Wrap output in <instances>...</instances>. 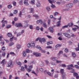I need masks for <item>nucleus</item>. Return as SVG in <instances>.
<instances>
[{
  "mask_svg": "<svg viewBox=\"0 0 79 79\" xmlns=\"http://www.w3.org/2000/svg\"><path fill=\"white\" fill-rule=\"evenodd\" d=\"M24 3L25 5H27V6L29 5V3H28L27 1H25L24 2Z\"/></svg>",
  "mask_w": 79,
  "mask_h": 79,
  "instance_id": "obj_20",
  "label": "nucleus"
},
{
  "mask_svg": "<svg viewBox=\"0 0 79 79\" xmlns=\"http://www.w3.org/2000/svg\"><path fill=\"white\" fill-rule=\"evenodd\" d=\"M13 4L14 6H16V2H13Z\"/></svg>",
  "mask_w": 79,
  "mask_h": 79,
  "instance_id": "obj_52",
  "label": "nucleus"
},
{
  "mask_svg": "<svg viewBox=\"0 0 79 79\" xmlns=\"http://www.w3.org/2000/svg\"><path fill=\"white\" fill-rule=\"evenodd\" d=\"M61 46V44H57L56 46V48H58V47H60Z\"/></svg>",
  "mask_w": 79,
  "mask_h": 79,
  "instance_id": "obj_35",
  "label": "nucleus"
},
{
  "mask_svg": "<svg viewBox=\"0 0 79 79\" xmlns=\"http://www.w3.org/2000/svg\"><path fill=\"white\" fill-rule=\"evenodd\" d=\"M22 15V11H20L19 14V17H21V16Z\"/></svg>",
  "mask_w": 79,
  "mask_h": 79,
  "instance_id": "obj_36",
  "label": "nucleus"
},
{
  "mask_svg": "<svg viewBox=\"0 0 79 79\" xmlns=\"http://www.w3.org/2000/svg\"><path fill=\"white\" fill-rule=\"evenodd\" d=\"M14 44V43L13 42H11V43H10L9 46H11L13 45Z\"/></svg>",
  "mask_w": 79,
  "mask_h": 79,
  "instance_id": "obj_42",
  "label": "nucleus"
},
{
  "mask_svg": "<svg viewBox=\"0 0 79 79\" xmlns=\"http://www.w3.org/2000/svg\"><path fill=\"white\" fill-rule=\"evenodd\" d=\"M74 67L76 68H77V69H79V66L77 65H75Z\"/></svg>",
  "mask_w": 79,
  "mask_h": 79,
  "instance_id": "obj_41",
  "label": "nucleus"
},
{
  "mask_svg": "<svg viewBox=\"0 0 79 79\" xmlns=\"http://www.w3.org/2000/svg\"><path fill=\"white\" fill-rule=\"evenodd\" d=\"M49 30L50 31V32H52V33H53V28L52 27H50L49 28Z\"/></svg>",
  "mask_w": 79,
  "mask_h": 79,
  "instance_id": "obj_11",
  "label": "nucleus"
},
{
  "mask_svg": "<svg viewBox=\"0 0 79 79\" xmlns=\"http://www.w3.org/2000/svg\"><path fill=\"white\" fill-rule=\"evenodd\" d=\"M79 0H74L73 1V3H79Z\"/></svg>",
  "mask_w": 79,
  "mask_h": 79,
  "instance_id": "obj_19",
  "label": "nucleus"
},
{
  "mask_svg": "<svg viewBox=\"0 0 79 79\" xmlns=\"http://www.w3.org/2000/svg\"><path fill=\"white\" fill-rule=\"evenodd\" d=\"M21 33H18L17 35V36L18 37V36H20V35H21Z\"/></svg>",
  "mask_w": 79,
  "mask_h": 79,
  "instance_id": "obj_60",
  "label": "nucleus"
},
{
  "mask_svg": "<svg viewBox=\"0 0 79 79\" xmlns=\"http://www.w3.org/2000/svg\"><path fill=\"white\" fill-rule=\"evenodd\" d=\"M48 1L49 3L51 4L52 3V1L53 3H55V2H56V1H54V0H48Z\"/></svg>",
  "mask_w": 79,
  "mask_h": 79,
  "instance_id": "obj_18",
  "label": "nucleus"
},
{
  "mask_svg": "<svg viewBox=\"0 0 79 79\" xmlns=\"http://www.w3.org/2000/svg\"><path fill=\"white\" fill-rule=\"evenodd\" d=\"M73 75L74 76H76V78L77 79H79V76H77L78 75V74L77 73H74Z\"/></svg>",
  "mask_w": 79,
  "mask_h": 79,
  "instance_id": "obj_8",
  "label": "nucleus"
},
{
  "mask_svg": "<svg viewBox=\"0 0 79 79\" xmlns=\"http://www.w3.org/2000/svg\"><path fill=\"white\" fill-rule=\"evenodd\" d=\"M27 71H28V72H29L30 73V72H31V69H27Z\"/></svg>",
  "mask_w": 79,
  "mask_h": 79,
  "instance_id": "obj_43",
  "label": "nucleus"
},
{
  "mask_svg": "<svg viewBox=\"0 0 79 79\" xmlns=\"http://www.w3.org/2000/svg\"><path fill=\"white\" fill-rule=\"evenodd\" d=\"M17 27H23V25H22V24L21 23H19L17 24Z\"/></svg>",
  "mask_w": 79,
  "mask_h": 79,
  "instance_id": "obj_15",
  "label": "nucleus"
},
{
  "mask_svg": "<svg viewBox=\"0 0 79 79\" xmlns=\"http://www.w3.org/2000/svg\"><path fill=\"white\" fill-rule=\"evenodd\" d=\"M2 50H3V51H5V47L4 46L2 48Z\"/></svg>",
  "mask_w": 79,
  "mask_h": 79,
  "instance_id": "obj_40",
  "label": "nucleus"
},
{
  "mask_svg": "<svg viewBox=\"0 0 79 79\" xmlns=\"http://www.w3.org/2000/svg\"><path fill=\"white\" fill-rule=\"evenodd\" d=\"M36 30H37V31H39V29H40V27H39L37 26L35 28Z\"/></svg>",
  "mask_w": 79,
  "mask_h": 79,
  "instance_id": "obj_39",
  "label": "nucleus"
},
{
  "mask_svg": "<svg viewBox=\"0 0 79 79\" xmlns=\"http://www.w3.org/2000/svg\"><path fill=\"white\" fill-rule=\"evenodd\" d=\"M1 23H4L5 24H7L8 22H7V21H4L3 20H2V21Z\"/></svg>",
  "mask_w": 79,
  "mask_h": 79,
  "instance_id": "obj_26",
  "label": "nucleus"
},
{
  "mask_svg": "<svg viewBox=\"0 0 79 79\" xmlns=\"http://www.w3.org/2000/svg\"><path fill=\"white\" fill-rule=\"evenodd\" d=\"M5 59H3L2 61L1 62V64H2V63H3V64H5V63H6V62H5Z\"/></svg>",
  "mask_w": 79,
  "mask_h": 79,
  "instance_id": "obj_23",
  "label": "nucleus"
},
{
  "mask_svg": "<svg viewBox=\"0 0 79 79\" xmlns=\"http://www.w3.org/2000/svg\"><path fill=\"white\" fill-rule=\"evenodd\" d=\"M25 69V67L23 66L21 67V71H24V70Z\"/></svg>",
  "mask_w": 79,
  "mask_h": 79,
  "instance_id": "obj_31",
  "label": "nucleus"
},
{
  "mask_svg": "<svg viewBox=\"0 0 79 79\" xmlns=\"http://www.w3.org/2000/svg\"><path fill=\"white\" fill-rule=\"evenodd\" d=\"M36 48L38 49H39V50H42V48H41L40 47V46H37Z\"/></svg>",
  "mask_w": 79,
  "mask_h": 79,
  "instance_id": "obj_32",
  "label": "nucleus"
},
{
  "mask_svg": "<svg viewBox=\"0 0 79 79\" xmlns=\"http://www.w3.org/2000/svg\"><path fill=\"white\" fill-rule=\"evenodd\" d=\"M6 55V52H2V56H5Z\"/></svg>",
  "mask_w": 79,
  "mask_h": 79,
  "instance_id": "obj_37",
  "label": "nucleus"
},
{
  "mask_svg": "<svg viewBox=\"0 0 79 79\" xmlns=\"http://www.w3.org/2000/svg\"><path fill=\"white\" fill-rule=\"evenodd\" d=\"M73 25H74V24L73 23H69L68 24V26L69 27H72Z\"/></svg>",
  "mask_w": 79,
  "mask_h": 79,
  "instance_id": "obj_14",
  "label": "nucleus"
},
{
  "mask_svg": "<svg viewBox=\"0 0 79 79\" xmlns=\"http://www.w3.org/2000/svg\"><path fill=\"white\" fill-rule=\"evenodd\" d=\"M61 53H63V51H60L59 53L58 54V55H60V54H61Z\"/></svg>",
  "mask_w": 79,
  "mask_h": 79,
  "instance_id": "obj_59",
  "label": "nucleus"
},
{
  "mask_svg": "<svg viewBox=\"0 0 79 79\" xmlns=\"http://www.w3.org/2000/svg\"><path fill=\"white\" fill-rule=\"evenodd\" d=\"M33 16L35 17V18H38V17H39L36 15H33Z\"/></svg>",
  "mask_w": 79,
  "mask_h": 79,
  "instance_id": "obj_63",
  "label": "nucleus"
},
{
  "mask_svg": "<svg viewBox=\"0 0 79 79\" xmlns=\"http://www.w3.org/2000/svg\"><path fill=\"white\" fill-rule=\"evenodd\" d=\"M64 36L66 37H67V38H68L69 39L71 38V36L70 35H69L68 33H64Z\"/></svg>",
  "mask_w": 79,
  "mask_h": 79,
  "instance_id": "obj_4",
  "label": "nucleus"
},
{
  "mask_svg": "<svg viewBox=\"0 0 79 79\" xmlns=\"http://www.w3.org/2000/svg\"><path fill=\"white\" fill-rule=\"evenodd\" d=\"M65 53H68V48H66L65 49Z\"/></svg>",
  "mask_w": 79,
  "mask_h": 79,
  "instance_id": "obj_46",
  "label": "nucleus"
},
{
  "mask_svg": "<svg viewBox=\"0 0 79 79\" xmlns=\"http://www.w3.org/2000/svg\"><path fill=\"white\" fill-rule=\"evenodd\" d=\"M29 28L30 29H33V27L32 26V25H30L29 26Z\"/></svg>",
  "mask_w": 79,
  "mask_h": 79,
  "instance_id": "obj_51",
  "label": "nucleus"
},
{
  "mask_svg": "<svg viewBox=\"0 0 79 79\" xmlns=\"http://www.w3.org/2000/svg\"><path fill=\"white\" fill-rule=\"evenodd\" d=\"M8 8H9V9H11L12 8V6H11V4L9 5L8 6Z\"/></svg>",
  "mask_w": 79,
  "mask_h": 79,
  "instance_id": "obj_34",
  "label": "nucleus"
},
{
  "mask_svg": "<svg viewBox=\"0 0 79 79\" xmlns=\"http://www.w3.org/2000/svg\"><path fill=\"white\" fill-rule=\"evenodd\" d=\"M45 62L46 64H48V63H49V61L47 60H45Z\"/></svg>",
  "mask_w": 79,
  "mask_h": 79,
  "instance_id": "obj_38",
  "label": "nucleus"
},
{
  "mask_svg": "<svg viewBox=\"0 0 79 79\" xmlns=\"http://www.w3.org/2000/svg\"><path fill=\"white\" fill-rule=\"evenodd\" d=\"M13 61L12 60H10L7 64V66L8 67H11L12 68L13 66Z\"/></svg>",
  "mask_w": 79,
  "mask_h": 79,
  "instance_id": "obj_3",
  "label": "nucleus"
},
{
  "mask_svg": "<svg viewBox=\"0 0 79 79\" xmlns=\"http://www.w3.org/2000/svg\"><path fill=\"white\" fill-rule=\"evenodd\" d=\"M51 6V7H52V8H55V5H53V4H52Z\"/></svg>",
  "mask_w": 79,
  "mask_h": 79,
  "instance_id": "obj_61",
  "label": "nucleus"
},
{
  "mask_svg": "<svg viewBox=\"0 0 79 79\" xmlns=\"http://www.w3.org/2000/svg\"><path fill=\"white\" fill-rule=\"evenodd\" d=\"M30 44L31 45V47H35V43H34L33 42H31Z\"/></svg>",
  "mask_w": 79,
  "mask_h": 79,
  "instance_id": "obj_16",
  "label": "nucleus"
},
{
  "mask_svg": "<svg viewBox=\"0 0 79 79\" xmlns=\"http://www.w3.org/2000/svg\"><path fill=\"white\" fill-rule=\"evenodd\" d=\"M72 55L73 57H76V55L75 54V53L74 52H72Z\"/></svg>",
  "mask_w": 79,
  "mask_h": 79,
  "instance_id": "obj_27",
  "label": "nucleus"
},
{
  "mask_svg": "<svg viewBox=\"0 0 79 79\" xmlns=\"http://www.w3.org/2000/svg\"><path fill=\"white\" fill-rule=\"evenodd\" d=\"M44 73L45 74L46 73H47L48 74V75H49V76H50L52 77V74L50 72H47V71L45 70L44 71Z\"/></svg>",
  "mask_w": 79,
  "mask_h": 79,
  "instance_id": "obj_13",
  "label": "nucleus"
},
{
  "mask_svg": "<svg viewBox=\"0 0 79 79\" xmlns=\"http://www.w3.org/2000/svg\"><path fill=\"white\" fill-rule=\"evenodd\" d=\"M56 59V58L54 57H52L51 58V59L53 61H56L57 59Z\"/></svg>",
  "mask_w": 79,
  "mask_h": 79,
  "instance_id": "obj_17",
  "label": "nucleus"
},
{
  "mask_svg": "<svg viewBox=\"0 0 79 79\" xmlns=\"http://www.w3.org/2000/svg\"><path fill=\"white\" fill-rule=\"evenodd\" d=\"M36 23L37 24H38V23H40L41 24H43V21H42V19H40L37 21Z\"/></svg>",
  "mask_w": 79,
  "mask_h": 79,
  "instance_id": "obj_7",
  "label": "nucleus"
},
{
  "mask_svg": "<svg viewBox=\"0 0 79 79\" xmlns=\"http://www.w3.org/2000/svg\"><path fill=\"white\" fill-rule=\"evenodd\" d=\"M50 21H51L50 20L48 19V24L49 25H50Z\"/></svg>",
  "mask_w": 79,
  "mask_h": 79,
  "instance_id": "obj_55",
  "label": "nucleus"
},
{
  "mask_svg": "<svg viewBox=\"0 0 79 79\" xmlns=\"http://www.w3.org/2000/svg\"><path fill=\"white\" fill-rule=\"evenodd\" d=\"M7 35L8 37H12V34L9 33L7 34Z\"/></svg>",
  "mask_w": 79,
  "mask_h": 79,
  "instance_id": "obj_28",
  "label": "nucleus"
},
{
  "mask_svg": "<svg viewBox=\"0 0 79 79\" xmlns=\"http://www.w3.org/2000/svg\"><path fill=\"white\" fill-rule=\"evenodd\" d=\"M18 13V10H15L14 12V14H16Z\"/></svg>",
  "mask_w": 79,
  "mask_h": 79,
  "instance_id": "obj_54",
  "label": "nucleus"
},
{
  "mask_svg": "<svg viewBox=\"0 0 79 79\" xmlns=\"http://www.w3.org/2000/svg\"><path fill=\"white\" fill-rule=\"evenodd\" d=\"M33 55H35L36 56H37V57L38 56H41V54L40 53H37L36 52H34L33 54Z\"/></svg>",
  "mask_w": 79,
  "mask_h": 79,
  "instance_id": "obj_5",
  "label": "nucleus"
},
{
  "mask_svg": "<svg viewBox=\"0 0 79 79\" xmlns=\"http://www.w3.org/2000/svg\"><path fill=\"white\" fill-rule=\"evenodd\" d=\"M36 6L37 7H39L40 6V2H38L37 3Z\"/></svg>",
  "mask_w": 79,
  "mask_h": 79,
  "instance_id": "obj_22",
  "label": "nucleus"
},
{
  "mask_svg": "<svg viewBox=\"0 0 79 79\" xmlns=\"http://www.w3.org/2000/svg\"><path fill=\"white\" fill-rule=\"evenodd\" d=\"M10 27H11V25H8L6 27V28H7V29H8V28H10Z\"/></svg>",
  "mask_w": 79,
  "mask_h": 79,
  "instance_id": "obj_56",
  "label": "nucleus"
},
{
  "mask_svg": "<svg viewBox=\"0 0 79 79\" xmlns=\"http://www.w3.org/2000/svg\"><path fill=\"white\" fill-rule=\"evenodd\" d=\"M67 67L68 68H67V69H69H69H72V71H73V72H72L71 73H74V69H72V68L71 67H73L74 68V66H73V64H71L70 65H67Z\"/></svg>",
  "mask_w": 79,
  "mask_h": 79,
  "instance_id": "obj_2",
  "label": "nucleus"
},
{
  "mask_svg": "<svg viewBox=\"0 0 79 79\" xmlns=\"http://www.w3.org/2000/svg\"><path fill=\"white\" fill-rule=\"evenodd\" d=\"M61 23V21H60L57 22V25L56 26L57 27H59V26L61 25V23Z\"/></svg>",
  "mask_w": 79,
  "mask_h": 79,
  "instance_id": "obj_12",
  "label": "nucleus"
},
{
  "mask_svg": "<svg viewBox=\"0 0 79 79\" xmlns=\"http://www.w3.org/2000/svg\"><path fill=\"white\" fill-rule=\"evenodd\" d=\"M18 65H19V66H21V64H21V63L20 62H19L18 63Z\"/></svg>",
  "mask_w": 79,
  "mask_h": 79,
  "instance_id": "obj_50",
  "label": "nucleus"
},
{
  "mask_svg": "<svg viewBox=\"0 0 79 79\" xmlns=\"http://www.w3.org/2000/svg\"><path fill=\"white\" fill-rule=\"evenodd\" d=\"M23 57H26V51H24L22 53Z\"/></svg>",
  "mask_w": 79,
  "mask_h": 79,
  "instance_id": "obj_10",
  "label": "nucleus"
},
{
  "mask_svg": "<svg viewBox=\"0 0 79 79\" xmlns=\"http://www.w3.org/2000/svg\"><path fill=\"white\" fill-rule=\"evenodd\" d=\"M68 27V25H65L62 27V29H64V28H66V27Z\"/></svg>",
  "mask_w": 79,
  "mask_h": 79,
  "instance_id": "obj_45",
  "label": "nucleus"
},
{
  "mask_svg": "<svg viewBox=\"0 0 79 79\" xmlns=\"http://www.w3.org/2000/svg\"><path fill=\"white\" fill-rule=\"evenodd\" d=\"M26 51L27 53H29L30 52V50L28 49H26Z\"/></svg>",
  "mask_w": 79,
  "mask_h": 79,
  "instance_id": "obj_58",
  "label": "nucleus"
},
{
  "mask_svg": "<svg viewBox=\"0 0 79 79\" xmlns=\"http://www.w3.org/2000/svg\"><path fill=\"white\" fill-rule=\"evenodd\" d=\"M19 4L20 5H23V2H22V1H21L20 2H19Z\"/></svg>",
  "mask_w": 79,
  "mask_h": 79,
  "instance_id": "obj_64",
  "label": "nucleus"
},
{
  "mask_svg": "<svg viewBox=\"0 0 79 79\" xmlns=\"http://www.w3.org/2000/svg\"><path fill=\"white\" fill-rule=\"evenodd\" d=\"M46 9L47 11H50V7H47Z\"/></svg>",
  "mask_w": 79,
  "mask_h": 79,
  "instance_id": "obj_33",
  "label": "nucleus"
},
{
  "mask_svg": "<svg viewBox=\"0 0 79 79\" xmlns=\"http://www.w3.org/2000/svg\"><path fill=\"white\" fill-rule=\"evenodd\" d=\"M39 42L42 43V42H45V38H40L39 39Z\"/></svg>",
  "mask_w": 79,
  "mask_h": 79,
  "instance_id": "obj_6",
  "label": "nucleus"
},
{
  "mask_svg": "<svg viewBox=\"0 0 79 79\" xmlns=\"http://www.w3.org/2000/svg\"><path fill=\"white\" fill-rule=\"evenodd\" d=\"M40 70L41 72H44V69L42 68H41L40 69Z\"/></svg>",
  "mask_w": 79,
  "mask_h": 79,
  "instance_id": "obj_57",
  "label": "nucleus"
},
{
  "mask_svg": "<svg viewBox=\"0 0 79 79\" xmlns=\"http://www.w3.org/2000/svg\"><path fill=\"white\" fill-rule=\"evenodd\" d=\"M46 48H52V46H47L46 47Z\"/></svg>",
  "mask_w": 79,
  "mask_h": 79,
  "instance_id": "obj_53",
  "label": "nucleus"
},
{
  "mask_svg": "<svg viewBox=\"0 0 79 79\" xmlns=\"http://www.w3.org/2000/svg\"><path fill=\"white\" fill-rule=\"evenodd\" d=\"M30 10H31L30 13H33L34 11V9L33 8H31Z\"/></svg>",
  "mask_w": 79,
  "mask_h": 79,
  "instance_id": "obj_25",
  "label": "nucleus"
},
{
  "mask_svg": "<svg viewBox=\"0 0 79 79\" xmlns=\"http://www.w3.org/2000/svg\"><path fill=\"white\" fill-rule=\"evenodd\" d=\"M10 55H15V53L12 52H11L10 53Z\"/></svg>",
  "mask_w": 79,
  "mask_h": 79,
  "instance_id": "obj_47",
  "label": "nucleus"
},
{
  "mask_svg": "<svg viewBox=\"0 0 79 79\" xmlns=\"http://www.w3.org/2000/svg\"><path fill=\"white\" fill-rule=\"evenodd\" d=\"M60 73L62 75V79H66V78L64 77H65V75H66V73H65L64 72V69H60Z\"/></svg>",
  "mask_w": 79,
  "mask_h": 79,
  "instance_id": "obj_1",
  "label": "nucleus"
},
{
  "mask_svg": "<svg viewBox=\"0 0 79 79\" xmlns=\"http://www.w3.org/2000/svg\"><path fill=\"white\" fill-rule=\"evenodd\" d=\"M58 14H59V13L57 12H56L55 13H54V16H57V15H58Z\"/></svg>",
  "mask_w": 79,
  "mask_h": 79,
  "instance_id": "obj_44",
  "label": "nucleus"
},
{
  "mask_svg": "<svg viewBox=\"0 0 79 79\" xmlns=\"http://www.w3.org/2000/svg\"><path fill=\"white\" fill-rule=\"evenodd\" d=\"M27 47H28V48H30V47H31V44H27Z\"/></svg>",
  "mask_w": 79,
  "mask_h": 79,
  "instance_id": "obj_49",
  "label": "nucleus"
},
{
  "mask_svg": "<svg viewBox=\"0 0 79 79\" xmlns=\"http://www.w3.org/2000/svg\"><path fill=\"white\" fill-rule=\"evenodd\" d=\"M31 3L33 5L35 4V0H31Z\"/></svg>",
  "mask_w": 79,
  "mask_h": 79,
  "instance_id": "obj_24",
  "label": "nucleus"
},
{
  "mask_svg": "<svg viewBox=\"0 0 79 79\" xmlns=\"http://www.w3.org/2000/svg\"><path fill=\"white\" fill-rule=\"evenodd\" d=\"M13 37H12L11 38H10V42H11L12 41H13Z\"/></svg>",
  "mask_w": 79,
  "mask_h": 79,
  "instance_id": "obj_62",
  "label": "nucleus"
},
{
  "mask_svg": "<svg viewBox=\"0 0 79 79\" xmlns=\"http://www.w3.org/2000/svg\"><path fill=\"white\" fill-rule=\"evenodd\" d=\"M72 29L73 31H76L77 30V28L76 27L73 28H72Z\"/></svg>",
  "mask_w": 79,
  "mask_h": 79,
  "instance_id": "obj_48",
  "label": "nucleus"
},
{
  "mask_svg": "<svg viewBox=\"0 0 79 79\" xmlns=\"http://www.w3.org/2000/svg\"><path fill=\"white\" fill-rule=\"evenodd\" d=\"M43 26L45 28H47V25L45 23H44L43 24Z\"/></svg>",
  "mask_w": 79,
  "mask_h": 79,
  "instance_id": "obj_21",
  "label": "nucleus"
},
{
  "mask_svg": "<svg viewBox=\"0 0 79 79\" xmlns=\"http://www.w3.org/2000/svg\"><path fill=\"white\" fill-rule=\"evenodd\" d=\"M21 46V45L19 44H17V47L18 49H19V48H20Z\"/></svg>",
  "mask_w": 79,
  "mask_h": 79,
  "instance_id": "obj_30",
  "label": "nucleus"
},
{
  "mask_svg": "<svg viewBox=\"0 0 79 79\" xmlns=\"http://www.w3.org/2000/svg\"><path fill=\"white\" fill-rule=\"evenodd\" d=\"M75 50L76 51H79V43L78 44V48H76Z\"/></svg>",
  "mask_w": 79,
  "mask_h": 79,
  "instance_id": "obj_29",
  "label": "nucleus"
},
{
  "mask_svg": "<svg viewBox=\"0 0 79 79\" xmlns=\"http://www.w3.org/2000/svg\"><path fill=\"white\" fill-rule=\"evenodd\" d=\"M73 4H69L67 5V7H68V8H71L72 6H73Z\"/></svg>",
  "mask_w": 79,
  "mask_h": 79,
  "instance_id": "obj_9",
  "label": "nucleus"
}]
</instances>
